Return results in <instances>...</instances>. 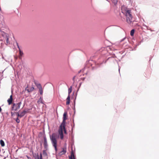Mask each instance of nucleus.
Here are the masks:
<instances>
[{
    "label": "nucleus",
    "mask_w": 159,
    "mask_h": 159,
    "mask_svg": "<svg viewBox=\"0 0 159 159\" xmlns=\"http://www.w3.org/2000/svg\"><path fill=\"white\" fill-rule=\"evenodd\" d=\"M21 104V102H20L16 104H14L13 105V108H14V110L16 111L18 109H19L20 108V107Z\"/></svg>",
    "instance_id": "6"
},
{
    "label": "nucleus",
    "mask_w": 159,
    "mask_h": 159,
    "mask_svg": "<svg viewBox=\"0 0 159 159\" xmlns=\"http://www.w3.org/2000/svg\"><path fill=\"white\" fill-rule=\"evenodd\" d=\"M121 10L122 12L125 14L126 16V21L128 23H130L131 22L132 17L129 10L124 6L122 7Z\"/></svg>",
    "instance_id": "2"
},
{
    "label": "nucleus",
    "mask_w": 159,
    "mask_h": 159,
    "mask_svg": "<svg viewBox=\"0 0 159 159\" xmlns=\"http://www.w3.org/2000/svg\"><path fill=\"white\" fill-rule=\"evenodd\" d=\"M8 39L7 38V44H8L9 43L8 42Z\"/></svg>",
    "instance_id": "22"
},
{
    "label": "nucleus",
    "mask_w": 159,
    "mask_h": 159,
    "mask_svg": "<svg viewBox=\"0 0 159 159\" xmlns=\"http://www.w3.org/2000/svg\"><path fill=\"white\" fill-rule=\"evenodd\" d=\"M32 86H30L28 84L25 89V90H26L28 93L32 92L34 89L33 86L32 85Z\"/></svg>",
    "instance_id": "4"
},
{
    "label": "nucleus",
    "mask_w": 159,
    "mask_h": 159,
    "mask_svg": "<svg viewBox=\"0 0 159 159\" xmlns=\"http://www.w3.org/2000/svg\"><path fill=\"white\" fill-rule=\"evenodd\" d=\"M19 53L20 55L21 56H22L23 55V53L22 51H21L20 50L19 51Z\"/></svg>",
    "instance_id": "19"
},
{
    "label": "nucleus",
    "mask_w": 159,
    "mask_h": 159,
    "mask_svg": "<svg viewBox=\"0 0 159 159\" xmlns=\"http://www.w3.org/2000/svg\"><path fill=\"white\" fill-rule=\"evenodd\" d=\"M134 33V30H131L130 32V35L131 36H133Z\"/></svg>",
    "instance_id": "17"
},
{
    "label": "nucleus",
    "mask_w": 159,
    "mask_h": 159,
    "mask_svg": "<svg viewBox=\"0 0 159 159\" xmlns=\"http://www.w3.org/2000/svg\"><path fill=\"white\" fill-rule=\"evenodd\" d=\"M16 121L17 123H19L20 122V120L18 118H17L16 120Z\"/></svg>",
    "instance_id": "20"
},
{
    "label": "nucleus",
    "mask_w": 159,
    "mask_h": 159,
    "mask_svg": "<svg viewBox=\"0 0 159 159\" xmlns=\"http://www.w3.org/2000/svg\"><path fill=\"white\" fill-rule=\"evenodd\" d=\"M26 113V111L25 110L23 111L22 112H21L20 114V117H21L24 116Z\"/></svg>",
    "instance_id": "12"
},
{
    "label": "nucleus",
    "mask_w": 159,
    "mask_h": 159,
    "mask_svg": "<svg viewBox=\"0 0 159 159\" xmlns=\"http://www.w3.org/2000/svg\"><path fill=\"white\" fill-rule=\"evenodd\" d=\"M44 147L46 148L48 147V144L47 142V139L46 137H44Z\"/></svg>",
    "instance_id": "9"
},
{
    "label": "nucleus",
    "mask_w": 159,
    "mask_h": 159,
    "mask_svg": "<svg viewBox=\"0 0 159 159\" xmlns=\"http://www.w3.org/2000/svg\"><path fill=\"white\" fill-rule=\"evenodd\" d=\"M74 83H75V81L73 83V84H74Z\"/></svg>",
    "instance_id": "24"
},
{
    "label": "nucleus",
    "mask_w": 159,
    "mask_h": 159,
    "mask_svg": "<svg viewBox=\"0 0 159 159\" xmlns=\"http://www.w3.org/2000/svg\"><path fill=\"white\" fill-rule=\"evenodd\" d=\"M12 100H13L12 95H11L10 96V98H9L7 100V101L8 102L9 105H10L12 103Z\"/></svg>",
    "instance_id": "8"
},
{
    "label": "nucleus",
    "mask_w": 159,
    "mask_h": 159,
    "mask_svg": "<svg viewBox=\"0 0 159 159\" xmlns=\"http://www.w3.org/2000/svg\"><path fill=\"white\" fill-rule=\"evenodd\" d=\"M67 114L66 112H65L64 113L63 121L59 127L58 131L59 134L60 135V138L61 139H62L63 138V130L64 131L65 134L66 133V129H65V125L66 123V120L67 119Z\"/></svg>",
    "instance_id": "1"
},
{
    "label": "nucleus",
    "mask_w": 159,
    "mask_h": 159,
    "mask_svg": "<svg viewBox=\"0 0 159 159\" xmlns=\"http://www.w3.org/2000/svg\"><path fill=\"white\" fill-rule=\"evenodd\" d=\"M0 143L2 147H4L5 146V143L4 141L2 140H0Z\"/></svg>",
    "instance_id": "13"
},
{
    "label": "nucleus",
    "mask_w": 159,
    "mask_h": 159,
    "mask_svg": "<svg viewBox=\"0 0 159 159\" xmlns=\"http://www.w3.org/2000/svg\"><path fill=\"white\" fill-rule=\"evenodd\" d=\"M34 82L36 86L39 90L40 94L41 95L43 93V90L41 85L39 83H36L35 82Z\"/></svg>",
    "instance_id": "5"
},
{
    "label": "nucleus",
    "mask_w": 159,
    "mask_h": 159,
    "mask_svg": "<svg viewBox=\"0 0 159 159\" xmlns=\"http://www.w3.org/2000/svg\"><path fill=\"white\" fill-rule=\"evenodd\" d=\"M113 2L116 4V3L117 2V0H113Z\"/></svg>",
    "instance_id": "21"
},
{
    "label": "nucleus",
    "mask_w": 159,
    "mask_h": 159,
    "mask_svg": "<svg viewBox=\"0 0 159 159\" xmlns=\"http://www.w3.org/2000/svg\"><path fill=\"white\" fill-rule=\"evenodd\" d=\"M58 138L57 134L56 133H53L50 136V139L52 144L55 148L56 151H57V139Z\"/></svg>",
    "instance_id": "3"
},
{
    "label": "nucleus",
    "mask_w": 159,
    "mask_h": 159,
    "mask_svg": "<svg viewBox=\"0 0 159 159\" xmlns=\"http://www.w3.org/2000/svg\"><path fill=\"white\" fill-rule=\"evenodd\" d=\"M69 158L70 159H75L73 151L71 152V155L69 156Z\"/></svg>",
    "instance_id": "10"
},
{
    "label": "nucleus",
    "mask_w": 159,
    "mask_h": 159,
    "mask_svg": "<svg viewBox=\"0 0 159 159\" xmlns=\"http://www.w3.org/2000/svg\"><path fill=\"white\" fill-rule=\"evenodd\" d=\"M66 104L67 105H69L70 103V95H68L67 98H66Z\"/></svg>",
    "instance_id": "11"
},
{
    "label": "nucleus",
    "mask_w": 159,
    "mask_h": 159,
    "mask_svg": "<svg viewBox=\"0 0 159 159\" xmlns=\"http://www.w3.org/2000/svg\"><path fill=\"white\" fill-rule=\"evenodd\" d=\"M66 147H64L62 149V150L59 153L60 155L64 154L66 153Z\"/></svg>",
    "instance_id": "7"
},
{
    "label": "nucleus",
    "mask_w": 159,
    "mask_h": 159,
    "mask_svg": "<svg viewBox=\"0 0 159 159\" xmlns=\"http://www.w3.org/2000/svg\"><path fill=\"white\" fill-rule=\"evenodd\" d=\"M37 159H43L41 153H40V157L38 155H37Z\"/></svg>",
    "instance_id": "16"
},
{
    "label": "nucleus",
    "mask_w": 159,
    "mask_h": 159,
    "mask_svg": "<svg viewBox=\"0 0 159 159\" xmlns=\"http://www.w3.org/2000/svg\"><path fill=\"white\" fill-rule=\"evenodd\" d=\"M17 116L18 117H20V114H19L18 113H17Z\"/></svg>",
    "instance_id": "23"
},
{
    "label": "nucleus",
    "mask_w": 159,
    "mask_h": 159,
    "mask_svg": "<svg viewBox=\"0 0 159 159\" xmlns=\"http://www.w3.org/2000/svg\"><path fill=\"white\" fill-rule=\"evenodd\" d=\"M72 90V87L71 86L68 89V95L71 92Z\"/></svg>",
    "instance_id": "15"
},
{
    "label": "nucleus",
    "mask_w": 159,
    "mask_h": 159,
    "mask_svg": "<svg viewBox=\"0 0 159 159\" xmlns=\"http://www.w3.org/2000/svg\"><path fill=\"white\" fill-rule=\"evenodd\" d=\"M38 103L39 104H40V103H42V104H43V100H42V98H40L39 99V100L38 101Z\"/></svg>",
    "instance_id": "14"
},
{
    "label": "nucleus",
    "mask_w": 159,
    "mask_h": 159,
    "mask_svg": "<svg viewBox=\"0 0 159 159\" xmlns=\"http://www.w3.org/2000/svg\"><path fill=\"white\" fill-rule=\"evenodd\" d=\"M43 154L45 156H47V154L45 150H43Z\"/></svg>",
    "instance_id": "18"
}]
</instances>
